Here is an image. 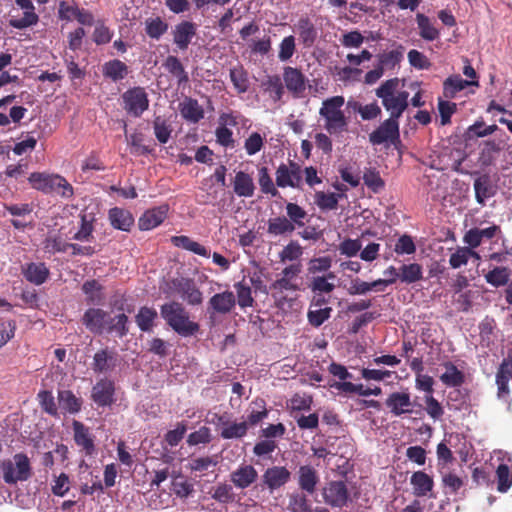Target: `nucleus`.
I'll return each instance as SVG.
<instances>
[{"label": "nucleus", "instance_id": "obj_14", "mask_svg": "<svg viewBox=\"0 0 512 512\" xmlns=\"http://www.w3.org/2000/svg\"><path fill=\"white\" fill-rule=\"evenodd\" d=\"M174 287L181 297L190 305H200L203 301V295L196 286L193 279L180 278L173 281Z\"/></svg>", "mask_w": 512, "mask_h": 512}, {"label": "nucleus", "instance_id": "obj_9", "mask_svg": "<svg viewBox=\"0 0 512 512\" xmlns=\"http://www.w3.org/2000/svg\"><path fill=\"white\" fill-rule=\"evenodd\" d=\"M114 381L103 378L92 387L91 398L99 407L111 406L115 402Z\"/></svg>", "mask_w": 512, "mask_h": 512}, {"label": "nucleus", "instance_id": "obj_55", "mask_svg": "<svg viewBox=\"0 0 512 512\" xmlns=\"http://www.w3.org/2000/svg\"><path fill=\"white\" fill-rule=\"evenodd\" d=\"M485 279L494 287L504 286L509 281V270L506 267H495L485 275Z\"/></svg>", "mask_w": 512, "mask_h": 512}, {"label": "nucleus", "instance_id": "obj_56", "mask_svg": "<svg viewBox=\"0 0 512 512\" xmlns=\"http://www.w3.org/2000/svg\"><path fill=\"white\" fill-rule=\"evenodd\" d=\"M153 129L156 139L161 144H166L169 141L172 129L165 119L160 116L155 117Z\"/></svg>", "mask_w": 512, "mask_h": 512}, {"label": "nucleus", "instance_id": "obj_31", "mask_svg": "<svg viewBox=\"0 0 512 512\" xmlns=\"http://www.w3.org/2000/svg\"><path fill=\"white\" fill-rule=\"evenodd\" d=\"M163 67L176 78L179 87L185 86L189 82L188 73L185 71L183 64L176 56H167L163 62Z\"/></svg>", "mask_w": 512, "mask_h": 512}, {"label": "nucleus", "instance_id": "obj_3", "mask_svg": "<svg viewBox=\"0 0 512 512\" xmlns=\"http://www.w3.org/2000/svg\"><path fill=\"white\" fill-rule=\"evenodd\" d=\"M345 103L343 96H333L323 100L319 115L324 120V129L330 135H340L348 131L349 118L342 107Z\"/></svg>", "mask_w": 512, "mask_h": 512}, {"label": "nucleus", "instance_id": "obj_45", "mask_svg": "<svg viewBox=\"0 0 512 512\" xmlns=\"http://www.w3.org/2000/svg\"><path fill=\"white\" fill-rule=\"evenodd\" d=\"M268 416L266 402L262 398H256L251 403V410L247 417L248 426H255Z\"/></svg>", "mask_w": 512, "mask_h": 512}, {"label": "nucleus", "instance_id": "obj_16", "mask_svg": "<svg viewBox=\"0 0 512 512\" xmlns=\"http://www.w3.org/2000/svg\"><path fill=\"white\" fill-rule=\"evenodd\" d=\"M385 405L396 417L413 412V403L408 392H393L389 394Z\"/></svg>", "mask_w": 512, "mask_h": 512}, {"label": "nucleus", "instance_id": "obj_30", "mask_svg": "<svg viewBox=\"0 0 512 512\" xmlns=\"http://www.w3.org/2000/svg\"><path fill=\"white\" fill-rule=\"evenodd\" d=\"M410 483L413 487V494L417 497H424L432 491L434 481L427 473L416 471L411 475Z\"/></svg>", "mask_w": 512, "mask_h": 512}, {"label": "nucleus", "instance_id": "obj_29", "mask_svg": "<svg viewBox=\"0 0 512 512\" xmlns=\"http://www.w3.org/2000/svg\"><path fill=\"white\" fill-rule=\"evenodd\" d=\"M57 399L59 408L64 413L77 414L82 408V399L71 390H58Z\"/></svg>", "mask_w": 512, "mask_h": 512}, {"label": "nucleus", "instance_id": "obj_49", "mask_svg": "<svg viewBox=\"0 0 512 512\" xmlns=\"http://www.w3.org/2000/svg\"><path fill=\"white\" fill-rule=\"evenodd\" d=\"M315 204L323 211L335 210L340 198L339 194L318 191L315 193Z\"/></svg>", "mask_w": 512, "mask_h": 512}, {"label": "nucleus", "instance_id": "obj_19", "mask_svg": "<svg viewBox=\"0 0 512 512\" xmlns=\"http://www.w3.org/2000/svg\"><path fill=\"white\" fill-rule=\"evenodd\" d=\"M258 479V472L250 464H241L230 474V481L238 489L250 487Z\"/></svg>", "mask_w": 512, "mask_h": 512}, {"label": "nucleus", "instance_id": "obj_59", "mask_svg": "<svg viewBox=\"0 0 512 512\" xmlns=\"http://www.w3.org/2000/svg\"><path fill=\"white\" fill-rule=\"evenodd\" d=\"M295 51V37L293 35L286 36L279 44L278 58L281 62H286L292 58Z\"/></svg>", "mask_w": 512, "mask_h": 512}, {"label": "nucleus", "instance_id": "obj_46", "mask_svg": "<svg viewBox=\"0 0 512 512\" xmlns=\"http://www.w3.org/2000/svg\"><path fill=\"white\" fill-rule=\"evenodd\" d=\"M381 283H384V281H381V278L376 279L372 282H366L361 280L360 278H356L351 281V284L348 288V293L350 295H365L369 291L373 289L382 290Z\"/></svg>", "mask_w": 512, "mask_h": 512}, {"label": "nucleus", "instance_id": "obj_37", "mask_svg": "<svg viewBox=\"0 0 512 512\" xmlns=\"http://www.w3.org/2000/svg\"><path fill=\"white\" fill-rule=\"evenodd\" d=\"M229 76L238 94H244L249 90L250 81L248 72L242 65L232 67L230 69Z\"/></svg>", "mask_w": 512, "mask_h": 512}, {"label": "nucleus", "instance_id": "obj_51", "mask_svg": "<svg viewBox=\"0 0 512 512\" xmlns=\"http://www.w3.org/2000/svg\"><path fill=\"white\" fill-rule=\"evenodd\" d=\"M258 183L263 194L276 197L279 191L275 187L267 167L263 166L258 169Z\"/></svg>", "mask_w": 512, "mask_h": 512}, {"label": "nucleus", "instance_id": "obj_24", "mask_svg": "<svg viewBox=\"0 0 512 512\" xmlns=\"http://www.w3.org/2000/svg\"><path fill=\"white\" fill-rule=\"evenodd\" d=\"M22 274L28 282L34 285H42L49 278L50 271L45 263L32 262L23 266Z\"/></svg>", "mask_w": 512, "mask_h": 512}, {"label": "nucleus", "instance_id": "obj_57", "mask_svg": "<svg viewBox=\"0 0 512 512\" xmlns=\"http://www.w3.org/2000/svg\"><path fill=\"white\" fill-rule=\"evenodd\" d=\"M127 142L131 147V153L135 155H147L152 149L144 144V135L134 132L127 136Z\"/></svg>", "mask_w": 512, "mask_h": 512}, {"label": "nucleus", "instance_id": "obj_52", "mask_svg": "<svg viewBox=\"0 0 512 512\" xmlns=\"http://www.w3.org/2000/svg\"><path fill=\"white\" fill-rule=\"evenodd\" d=\"M497 490L506 493L512 486V471L507 464H500L496 469Z\"/></svg>", "mask_w": 512, "mask_h": 512}, {"label": "nucleus", "instance_id": "obj_27", "mask_svg": "<svg viewBox=\"0 0 512 512\" xmlns=\"http://www.w3.org/2000/svg\"><path fill=\"white\" fill-rule=\"evenodd\" d=\"M255 184L250 174L238 171L233 180L234 193L239 197L250 198L254 195Z\"/></svg>", "mask_w": 512, "mask_h": 512}, {"label": "nucleus", "instance_id": "obj_33", "mask_svg": "<svg viewBox=\"0 0 512 512\" xmlns=\"http://www.w3.org/2000/svg\"><path fill=\"white\" fill-rule=\"evenodd\" d=\"M471 85L478 86V82L464 80L460 75H452L443 83V95L447 99L454 98L458 92Z\"/></svg>", "mask_w": 512, "mask_h": 512}, {"label": "nucleus", "instance_id": "obj_22", "mask_svg": "<svg viewBox=\"0 0 512 512\" xmlns=\"http://www.w3.org/2000/svg\"><path fill=\"white\" fill-rule=\"evenodd\" d=\"M108 219L113 228L129 232L134 225L132 213L124 208L113 207L108 211Z\"/></svg>", "mask_w": 512, "mask_h": 512}, {"label": "nucleus", "instance_id": "obj_63", "mask_svg": "<svg viewBox=\"0 0 512 512\" xmlns=\"http://www.w3.org/2000/svg\"><path fill=\"white\" fill-rule=\"evenodd\" d=\"M212 441V434L210 428L201 426L198 430L190 433L187 437V444L189 446H196L199 444H208Z\"/></svg>", "mask_w": 512, "mask_h": 512}, {"label": "nucleus", "instance_id": "obj_26", "mask_svg": "<svg viewBox=\"0 0 512 512\" xmlns=\"http://www.w3.org/2000/svg\"><path fill=\"white\" fill-rule=\"evenodd\" d=\"M319 482L317 471L309 465L300 466L298 470V485L302 491L313 494Z\"/></svg>", "mask_w": 512, "mask_h": 512}, {"label": "nucleus", "instance_id": "obj_42", "mask_svg": "<svg viewBox=\"0 0 512 512\" xmlns=\"http://www.w3.org/2000/svg\"><path fill=\"white\" fill-rule=\"evenodd\" d=\"M400 281L411 284L423 278L422 266L418 263L403 264L400 268Z\"/></svg>", "mask_w": 512, "mask_h": 512}, {"label": "nucleus", "instance_id": "obj_60", "mask_svg": "<svg viewBox=\"0 0 512 512\" xmlns=\"http://www.w3.org/2000/svg\"><path fill=\"white\" fill-rule=\"evenodd\" d=\"M93 219H88L87 215H81V225L78 232L73 235V239L77 241H91L93 239Z\"/></svg>", "mask_w": 512, "mask_h": 512}, {"label": "nucleus", "instance_id": "obj_5", "mask_svg": "<svg viewBox=\"0 0 512 512\" xmlns=\"http://www.w3.org/2000/svg\"><path fill=\"white\" fill-rule=\"evenodd\" d=\"M122 100L124 110L133 117H140L149 108L148 94L140 86L125 91Z\"/></svg>", "mask_w": 512, "mask_h": 512}, {"label": "nucleus", "instance_id": "obj_39", "mask_svg": "<svg viewBox=\"0 0 512 512\" xmlns=\"http://www.w3.org/2000/svg\"><path fill=\"white\" fill-rule=\"evenodd\" d=\"M419 35L426 41H434L439 38L440 32L431 22L430 18L422 13L416 15Z\"/></svg>", "mask_w": 512, "mask_h": 512}, {"label": "nucleus", "instance_id": "obj_53", "mask_svg": "<svg viewBox=\"0 0 512 512\" xmlns=\"http://www.w3.org/2000/svg\"><path fill=\"white\" fill-rule=\"evenodd\" d=\"M287 219L290 220L294 225L295 229L305 226V218L307 212L301 206L296 203L289 202L286 205Z\"/></svg>", "mask_w": 512, "mask_h": 512}, {"label": "nucleus", "instance_id": "obj_1", "mask_svg": "<svg viewBox=\"0 0 512 512\" xmlns=\"http://www.w3.org/2000/svg\"><path fill=\"white\" fill-rule=\"evenodd\" d=\"M401 80L398 77L390 78L381 83L375 90V95L381 99L383 107L390 116L399 119L409 105V92L399 91Z\"/></svg>", "mask_w": 512, "mask_h": 512}, {"label": "nucleus", "instance_id": "obj_23", "mask_svg": "<svg viewBox=\"0 0 512 512\" xmlns=\"http://www.w3.org/2000/svg\"><path fill=\"white\" fill-rule=\"evenodd\" d=\"M209 308L218 314L230 313L236 305V297L232 291L216 293L209 299Z\"/></svg>", "mask_w": 512, "mask_h": 512}, {"label": "nucleus", "instance_id": "obj_64", "mask_svg": "<svg viewBox=\"0 0 512 512\" xmlns=\"http://www.w3.org/2000/svg\"><path fill=\"white\" fill-rule=\"evenodd\" d=\"M308 287L313 293L324 294H330L335 289L334 283L327 281V278H322V276L310 277Z\"/></svg>", "mask_w": 512, "mask_h": 512}, {"label": "nucleus", "instance_id": "obj_43", "mask_svg": "<svg viewBox=\"0 0 512 512\" xmlns=\"http://www.w3.org/2000/svg\"><path fill=\"white\" fill-rule=\"evenodd\" d=\"M128 317L124 314H118L114 318L109 316L106 332L115 333L119 338H123L129 332Z\"/></svg>", "mask_w": 512, "mask_h": 512}, {"label": "nucleus", "instance_id": "obj_35", "mask_svg": "<svg viewBox=\"0 0 512 512\" xmlns=\"http://www.w3.org/2000/svg\"><path fill=\"white\" fill-rule=\"evenodd\" d=\"M295 225L285 216L270 218L267 225V233L272 236H283L292 234Z\"/></svg>", "mask_w": 512, "mask_h": 512}, {"label": "nucleus", "instance_id": "obj_50", "mask_svg": "<svg viewBox=\"0 0 512 512\" xmlns=\"http://www.w3.org/2000/svg\"><path fill=\"white\" fill-rule=\"evenodd\" d=\"M332 266V259L329 256L315 257L307 264V276H318V273L327 272Z\"/></svg>", "mask_w": 512, "mask_h": 512}, {"label": "nucleus", "instance_id": "obj_25", "mask_svg": "<svg viewBox=\"0 0 512 512\" xmlns=\"http://www.w3.org/2000/svg\"><path fill=\"white\" fill-rule=\"evenodd\" d=\"M475 199L478 204L485 205V201L495 195L496 190L488 174L479 175L473 183Z\"/></svg>", "mask_w": 512, "mask_h": 512}, {"label": "nucleus", "instance_id": "obj_7", "mask_svg": "<svg viewBox=\"0 0 512 512\" xmlns=\"http://www.w3.org/2000/svg\"><path fill=\"white\" fill-rule=\"evenodd\" d=\"M324 502L334 508H343L349 501V491L344 481H330L322 490Z\"/></svg>", "mask_w": 512, "mask_h": 512}, {"label": "nucleus", "instance_id": "obj_61", "mask_svg": "<svg viewBox=\"0 0 512 512\" xmlns=\"http://www.w3.org/2000/svg\"><path fill=\"white\" fill-rule=\"evenodd\" d=\"M303 254V248L297 241H290L279 253L281 262L298 260Z\"/></svg>", "mask_w": 512, "mask_h": 512}, {"label": "nucleus", "instance_id": "obj_62", "mask_svg": "<svg viewBox=\"0 0 512 512\" xmlns=\"http://www.w3.org/2000/svg\"><path fill=\"white\" fill-rule=\"evenodd\" d=\"M394 251L397 255H412L416 252V245L412 236L401 235L395 243Z\"/></svg>", "mask_w": 512, "mask_h": 512}, {"label": "nucleus", "instance_id": "obj_13", "mask_svg": "<svg viewBox=\"0 0 512 512\" xmlns=\"http://www.w3.org/2000/svg\"><path fill=\"white\" fill-rule=\"evenodd\" d=\"M118 365V353L109 348L98 350L93 356L92 370L95 373L112 372Z\"/></svg>", "mask_w": 512, "mask_h": 512}, {"label": "nucleus", "instance_id": "obj_36", "mask_svg": "<svg viewBox=\"0 0 512 512\" xmlns=\"http://www.w3.org/2000/svg\"><path fill=\"white\" fill-rule=\"evenodd\" d=\"M171 242L174 246L190 251L196 255L206 258L210 256V253L205 246L201 245L197 241L192 240L186 235L173 236L171 238Z\"/></svg>", "mask_w": 512, "mask_h": 512}, {"label": "nucleus", "instance_id": "obj_34", "mask_svg": "<svg viewBox=\"0 0 512 512\" xmlns=\"http://www.w3.org/2000/svg\"><path fill=\"white\" fill-rule=\"evenodd\" d=\"M182 117L192 123L199 122L204 117V111L196 99L186 98L179 104Z\"/></svg>", "mask_w": 512, "mask_h": 512}, {"label": "nucleus", "instance_id": "obj_28", "mask_svg": "<svg viewBox=\"0 0 512 512\" xmlns=\"http://www.w3.org/2000/svg\"><path fill=\"white\" fill-rule=\"evenodd\" d=\"M57 174H49L45 172H33L28 177L31 187L44 194L54 192V182Z\"/></svg>", "mask_w": 512, "mask_h": 512}, {"label": "nucleus", "instance_id": "obj_21", "mask_svg": "<svg viewBox=\"0 0 512 512\" xmlns=\"http://www.w3.org/2000/svg\"><path fill=\"white\" fill-rule=\"evenodd\" d=\"M295 31L304 47L310 48L314 45L318 31L312 20L307 17H301L295 24Z\"/></svg>", "mask_w": 512, "mask_h": 512}, {"label": "nucleus", "instance_id": "obj_12", "mask_svg": "<svg viewBox=\"0 0 512 512\" xmlns=\"http://www.w3.org/2000/svg\"><path fill=\"white\" fill-rule=\"evenodd\" d=\"M283 80L287 90L296 98L301 97L306 90V77L298 68L286 66L283 69Z\"/></svg>", "mask_w": 512, "mask_h": 512}, {"label": "nucleus", "instance_id": "obj_20", "mask_svg": "<svg viewBox=\"0 0 512 512\" xmlns=\"http://www.w3.org/2000/svg\"><path fill=\"white\" fill-rule=\"evenodd\" d=\"M167 212V205L154 207L152 209L145 211L143 215L139 218V229L147 231L158 227L166 219Z\"/></svg>", "mask_w": 512, "mask_h": 512}, {"label": "nucleus", "instance_id": "obj_17", "mask_svg": "<svg viewBox=\"0 0 512 512\" xmlns=\"http://www.w3.org/2000/svg\"><path fill=\"white\" fill-rule=\"evenodd\" d=\"M72 428L76 445L80 447L82 451H84L85 455H93L96 451V447L94 443V437L90 433L89 428L77 420L73 421Z\"/></svg>", "mask_w": 512, "mask_h": 512}, {"label": "nucleus", "instance_id": "obj_4", "mask_svg": "<svg viewBox=\"0 0 512 512\" xmlns=\"http://www.w3.org/2000/svg\"><path fill=\"white\" fill-rule=\"evenodd\" d=\"M3 481L8 485L28 481L33 475L30 459L25 453H16L0 462Z\"/></svg>", "mask_w": 512, "mask_h": 512}, {"label": "nucleus", "instance_id": "obj_48", "mask_svg": "<svg viewBox=\"0 0 512 512\" xmlns=\"http://www.w3.org/2000/svg\"><path fill=\"white\" fill-rule=\"evenodd\" d=\"M501 150V147L494 140H488L483 142V147L480 151L479 162L483 166H490L495 160L496 154Z\"/></svg>", "mask_w": 512, "mask_h": 512}, {"label": "nucleus", "instance_id": "obj_44", "mask_svg": "<svg viewBox=\"0 0 512 512\" xmlns=\"http://www.w3.org/2000/svg\"><path fill=\"white\" fill-rule=\"evenodd\" d=\"M248 423L246 421L242 422H229L226 427L220 430V437L222 439H240L246 436L248 431Z\"/></svg>", "mask_w": 512, "mask_h": 512}, {"label": "nucleus", "instance_id": "obj_40", "mask_svg": "<svg viewBox=\"0 0 512 512\" xmlns=\"http://www.w3.org/2000/svg\"><path fill=\"white\" fill-rule=\"evenodd\" d=\"M404 47L398 45L396 49L383 52L378 55V66L384 71L385 69L393 70L403 59Z\"/></svg>", "mask_w": 512, "mask_h": 512}, {"label": "nucleus", "instance_id": "obj_41", "mask_svg": "<svg viewBox=\"0 0 512 512\" xmlns=\"http://www.w3.org/2000/svg\"><path fill=\"white\" fill-rule=\"evenodd\" d=\"M157 316V311L154 308L143 306L136 314L135 322L141 331L149 332L152 330Z\"/></svg>", "mask_w": 512, "mask_h": 512}, {"label": "nucleus", "instance_id": "obj_15", "mask_svg": "<svg viewBox=\"0 0 512 512\" xmlns=\"http://www.w3.org/2000/svg\"><path fill=\"white\" fill-rule=\"evenodd\" d=\"M291 477L290 471L284 466H273L267 468L262 475L263 485L266 486L270 492L284 486Z\"/></svg>", "mask_w": 512, "mask_h": 512}, {"label": "nucleus", "instance_id": "obj_54", "mask_svg": "<svg viewBox=\"0 0 512 512\" xmlns=\"http://www.w3.org/2000/svg\"><path fill=\"white\" fill-rule=\"evenodd\" d=\"M237 293V303L241 308L251 307L254 303L252 291L248 284L240 281L234 284Z\"/></svg>", "mask_w": 512, "mask_h": 512}, {"label": "nucleus", "instance_id": "obj_2", "mask_svg": "<svg viewBox=\"0 0 512 512\" xmlns=\"http://www.w3.org/2000/svg\"><path fill=\"white\" fill-rule=\"evenodd\" d=\"M160 314L166 324L182 337L194 336L200 330V325L190 320L189 312L179 302L172 301L163 304Z\"/></svg>", "mask_w": 512, "mask_h": 512}, {"label": "nucleus", "instance_id": "obj_47", "mask_svg": "<svg viewBox=\"0 0 512 512\" xmlns=\"http://www.w3.org/2000/svg\"><path fill=\"white\" fill-rule=\"evenodd\" d=\"M168 30V24L160 17L148 18L145 21V32L152 38L158 40Z\"/></svg>", "mask_w": 512, "mask_h": 512}, {"label": "nucleus", "instance_id": "obj_38", "mask_svg": "<svg viewBox=\"0 0 512 512\" xmlns=\"http://www.w3.org/2000/svg\"><path fill=\"white\" fill-rule=\"evenodd\" d=\"M446 372L440 376V380L448 387H459L465 381V375L452 362H445Z\"/></svg>", "mask_w": 512, "mask_h": 512}, {"label": "nucleus", "instance_id": "obj_18", "mask_svg": "<svg viewBox=\"0 0 512 512\" xmlns=\"http://www.w3.org/2000/svg\"><path fill=\"white\" fill-rule=\"evenodd\" d=\"M15 2L24 10L23 17L10 19L9 25L19 30L36 25L39 21V16L35 12L33 2L31 0H15Z\"/></svg>", "mask_w": 512, "mask_h": 512}, {"label": "nucleus", "instance_id": "obj_8", "mask_svg": "<svg viewBox=\"0 0 512 512\" xmlns=\"http://www.w3.org/2000/svg\"><path fill=\"white\" fill-rule=\"evenodd\" d=\"M399 137V119L389 117L369 134V141L373 145H381L388 142L394 143L399 140Z\"/></svg>", "mask_w": 512, "mask_h": 512}, {"label": "nucleus", "instance_id": "obj_58", "mask_svg": "<svg viewBox=\"0 0 512 512\" xmlns=\"http://www.w3.org/2000/svg\"><path fill=\"white\" fill-rule=\"evenodd\" d=\"M103 287L97 280H88L83 283L82 291L87 295L88 302L97 303L102 300Z\"/></svg>", "mask_w": 512, "mask_h": 512}, {"label": "nucleus", "instance_id": "obj_32", "mask_svg": "<svg viewBox=\"0 0 512 512\" xmlns=\"http://www.w3.org/2000/svg\"><path fill=\"white\" fill-rule=\"evenodd\" d=\"M102 73L105 78L118 82L128 75L129 68L121 60L113 59L103 65Z\"/></svg>", "mask_w": 512, "mask_h": 512}, {"label": "nucleus", "instance_id": "obj_11", "mask_svg": "<svg viewBox=\"0 0 512 512\" xmlns=\"http://www.w3.org/2000/svg\"><path fill=\"white\" fill-rule=\"evenodd\" d=\"M109 313L101 308H89L82 316V323L93 334H102L108 324Z\"/></svg>", "mask_w": 512, "mask_h": 512}, {"label": "nucleus", "instance_id": "obj_10", "mask_svg": "<svg viewBox=\"0 0 512 512\" xmlns=\"http://www.w3.org/2000/svg\"><path fill=\"white\" fill-rule=\"evenodd\" d=\"M171 33L173 43L179 50L185 51L197 34V25L192 21L184 20L175 25Z\"/></svg>", "mask_w": 512, "mask_h": 512}, {"label": "nucleus", "instance_id": "obj_6", "mask_svg": "<svg viewBox=\"0 0 512 512\" xmlns=\"http://www.w3.org/2000/svg\"><path fill=\"white\" fill-rule=\"evenodd\" d=\"M276 185L279 188H301L302 168L300 164L289 160L288 164L281 163L276 169Z\"/></svg>", "mask_w": 512, "mask_h": 512}]
</instances>
